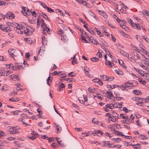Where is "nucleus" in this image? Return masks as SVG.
<instances>
[{
  "label": "nucleus",
  "instance_id": "680f3d73",
  "mask_svg": "<svg viewBox=\"0 0 149 149\" xmlns=\"http://www.w3.org/2000/svg\"><path fill=\"white\" fill-rule=\"evenodd\" d=\"M61 72H57L56 71H55L53 73V76L54 75H57L58 74V73L61 74Z\"/></svg>",
  "mask_w": 149,
  "mask_h": 149
},
{
  "label": "nucleus",
  "instance_id": "e2e57ef3",
  "mask_svg": "<svg viewBox=\"0 0 149 149\" xmlns=\"http://www.w3.org/2000/svg\"><path fill=\"white\" fill-rule=\"evenodd\" d=\"M118 63L120 65H122V64H123V61L122 60H120V59H118Z\"/></svg>",
  "mask_w": 149,
  "mask_h": 149
},
{
  "label": "nucleus",
  "instance_id": "a878e982",
  "mask_svg": "<svg viewBox=\"0 0 149 149\" xmlns=\"http://www.w3.org/2000/svg\"><path fill=\"white\" fill-rule=\"evenodd\" d=\"M94 133L96 134H100L101 135H102L103 134V133L100 130H95L94 132Z\"/></svg>",
  "mask_w": 149,
  "mask_h": 149
},
{
  "label": "nucleus",
  "instance_id": "f704fd0d",
  "mask_svg": "<svg viewBox=\"0 0 149 149\" xmlns=\"http://www.w3.org/2000/svg\"><path fill=\"white\" fill-rule=\"evenodd\" d=\"M47 84H48V85L49 86L50 85V82H51V80L50 79V76H49L48 78L47 79Z\"/></svg>",
  "mask_w": 149,
  "mask_h": 149
},
{
  "label": "nucleus",
  "instance_id": "864d4df0",
  "mask_svg": "<svg viewBox=\"0 0 149 149\" xmlns=\"http://www.w3.org/2000/svg\"><path fill=\"white\" fill-rule=\"evenodd\" d=\"M13 143L14 144H16L17 146H16L17 147H19L20 146L19 143L18 141H14L13 142Z\"/></svg>",
  "mask_w": 149,
  "mask_h": 149
},
{
  "label": "nucleus",
  "instance_id": "bb28decb",
  "mask_svg": "<svg viewBox=\"0 0 149 149\" xmlns=\"http://www.w3.org/2000/svg\"><path fill=\"white\" fill-rule=\"evenodd\" d=\"M139 81L141 84L145 85L146 84V81L144 80H143L139 78L138 79Z\"/></svg>",
  "mask_w": 149,
  "mask_h": 149
},
{
  "label": "nucleus",
  "instance_id": "412c9836",
  "mask_svg": "<svg viewBox=\"0 0 149 149\" xmlns=\"http://www.w3.org/2000/svg\"><path fill=\"white\" fill-rule=\"evenodd\" d=\"M97 89L96 88H91L90 87H89L88 89V91L90 93H95V91Z\"/></svg>",
  "mask_w": 149,
  "mask_h": 149
},
{
  "label": "nucleus",
  "instance_id": "dca6fc26",
  "mask_svg": "<svg viewBox=\"0 0 149 149\" xmlns=\"http://www.w3.org/2000/svg\"><path fill=\"white\" fill-rule=\"evenodd\" d=\"M20 112L19 111H15L10 112V115H16L19 114V112Z\"/></svg>",
  "mask_w": 149,
  "mask_h": 149
},
{
  "label": "nucleus",
  "instance_id": "c03bdc74",
  "mask_svg": "<svg viewBox=\"0 0 149 149\" xmlns=\"http://www.w3.org/2000/svg\"><path fill=\"white\" fill-rule=\"evenodd\" d=\"M91 42L94 44L95 45H98V44L97 43V41L95 39H92V41H91Z\"/></svg>",
  "mask_w": 149,
  "mask_h": 149
},
{
  "label": "nucleus",
  "instance_id": "7ed1b4c3",
  "mask_svg": "<svg viewBox=\"0 0 149 149\" xmlns=\"http://www.w3.org/2000/svg\"><path fill=\"white\" fill-rule=\"evenodd\" d=\"M10 134H15L18 133L19 132V130L18 128H17V127L10 126Z\"/></svg>",
  "mask_w": 149,
  "mask_h": 149
},
{
  "label": "nucleus",
  "instance_id": "6ab92c4d",
  "mask_svg": "<svg viewBox=\"0 0 149 149\" xmlns=\"http://www.w3.org/2000/svg\"><path fill=\"white\" fill-rule=\"evenodd\" d=\"M115 72L118 74L122 75L123 74V72L119 69L115 70Z\"/></svg>",
  "mask_w": 149,
  "mask_h": 149
},
{
  "label": "nucleus",
  "instance_id": "5fc2aeb1",
  "mask_svg": "<svg viewBox=\"0 0 149 149\" xmlns=\"http://www.w3.org/2000/svg\"><path fill=\"white\" fill-rule=\"evenodd\" d=\"M30 56L29 53H26L25 54V58H26V59L27 60L26 58H29Z\"/></svg>",
  "mask_w": 149,
  "mask_h": 149
},
{
  "label": "nucleus",
  "instance_id": "5701e85b",
  "mask_svg": "<svg viewBox=\"0 0 149 149\" xmlns=\"http://www.w3.org/2000/svg\"><path fill=\"white\" fill-rule=\"evenodd\" d=\"M54 124L55 125L57 128V131L60 132V131H61L62 130L61 127L60 126L59 127V125H57L56 123H54Z\"/></svg>",
  "mask_w": 149,
  "mask_h": 149
},
{
  "label": "nucleus",
  "instance_id": "79ce46f5",
  "mask_svg": "<svg viewBox=\"0 0 149 149\" xmlns=\"http://www.w3.org/2000/svg\"><path fill=\"white\" fill-rule=\"evenodd\" d=\"M105 106L107 108H109L112 109L113 107H112V105L111 106L110 104H107Z\"/></svg>",
  "mask_w": 149,
  "mask_h": 149
},
{
  "label": "nucleus",
  "instance_id": "bf43d9fd",
  "mask_svg": "<svg viewBox=\"0 0 149 149\" xmlns=\"http://www.w3.org/2000/svg\"><path fill=\"white\" fill-rule=\"evenodd\" d=\"M97 55L100 58H101L102 57V55L101 54V52H97Z\"/></svg>",
  "mask_w": 149,
  "mask_h": 149
},
{
  "label": "nucleus",
  "instance_id": "a18cd8bd",
  "mask_svg": "<svg viewBox=\"0 0 149 149\" xmlns=\"http://www.w3.org/2000/svg\"><path fill=\"white\" fill-rule=\"evenodd\" d=\"M19 67L17 65H15L14 66V67L12 69V70H17L19 69Z\"/></svg>",
  "mask_w": 149,
  "mask_h": 149
},
{
  "label": "nucleus",
  "instance_id": "ea45409f",
  "mask_svg": "<svg viewBox=\"0 0 149 149\" xmlns=\"http://www.w3.org/2000/svg\"><path fill=\"white\" fill-rule=\"evenodd\" d=\"M120 5L123 6V7L125 9H129L128 7L125 5L121 1H120Z\"/></svg>",
  "mask_w": 149,
  "mask_h": 149
},
{
  "label": "nucleus",
  "instance_id": "b1692460",
  "mask_svg": "<svg viewBox=\"0 0 149 149\" xmlns=\"http://www.w3.org/2000/svg\"><path fill=\"white\" fill-rule=\"evenodd\" d=\"M65 85L63 83H61L60 85H59V91H60L61 90V88H65Z\"/></svg>",
  "mask_w": 149,
  "mask_h": 149
},
{
  "label": "nucleus",
  "instance_id": "37998d69",
  "mask_svg": "<svg viewBox=\"0 0 149 149\" xmlns=\"http://www.w3.org/2000/svg\"><path fill=\"white\" fill-rule=\"evenodd\" d=\"M31 39L29 38H24V40L28 42L29 43H31L32 42H30Z\"/></svg>",
  "mask_w": 149,
  "mask_h": 149
},
{
  "label": "nucleus",
  "instance_id": "4be33fe9",
  "mask_svg": "<svg viewBox=\"0 0 149 149\" xmlns=\"http://www.w3.org/2000/svg\"><path fill=\"white\" fill-rule=\"evenodd\" d=\"M133 27H134V28L138 29L139 30H140L141 29L139 25L138 24H134L133 26Z\"/></svg>",
  "mask_w": 149,
  "mask_h": 149
},
{
  "label": "nucleus",
  "instance_id": "f3484780",
  "mask_svg": "<svg viewBox=\"0 0 149 149\" xmlns=\"http://www.w3.org/2000/svg\"><path fill=\"white\" fill-rule=\"evenodd\" d=\"M64 80L68 82H72L75 81L74 79L72 78H66L64 79Z\"/></svg>",
  "mask_w": 149,
  "mask_h": 149
},
{
  "label": "nucleus",
  "instance_id": "de8ad7c7",
  "mask_svg": "<svg viewBox=\"0 0 149 149\" xmlns=\"http://www.w3.org/2000/svg\"><path fill=\"white\" fill-rule=\"evenodd\" d=\"M136 38L137 40H138V41L140 42H141V41H142V39H141L140 38V37L138 35H136Z\"/></svg>",
  "mask_w": 149,
  "mask_h": 149
},
{
  "label": "nucleus",
  "instance_id": "1a4fd4ad",
  "mask_svg": "<svg viewBox=\"0 0 149 149\" xmlns=\"http://www.w3.org/2000/svg\"><path fill=\"white\" fill-rule=\"evenodd\" d=\"M24 34L26 35H30L32 34V33L31 30L28 28H27V29L26 30H24Z\"/></svg>",
  "mask_w": 149,
  "mask_h": 149
},
{
  "label": "nucleus",
  "instance_id": "0e129e2a",
  "mask_svg": "<svg viewBox=\"0 0 149 149\" xmlns=\"http://www.w3.org/2000/svg\"><path fill=\"white\" fill-rule=\"evenodd\" d=\"M106 116L109 117V119L111 118V115L109 113H106Z\"/></svg>",
  "mask_w": 149,
  "mask_h": 149
},
{
  "label": "nucleus",
  "instance_id": "f257e3e1",
  "mask_svg": "<svg viewBox=\"0 0 149 149\" xmlns=\"http://www.w3.org/2000/svg\"><path fill=\"white\" fill-rule=\"evenodd\" d=\"M58 34L61 36V39L62 41L65 43L68 42V38L66 36L64 35V33L63 30L60 29L58 32Z\"/></svg>",
  "mask_w": 149,
  "mask_h": 149
},
{
  "label": "nucleus",
  "instance_id": "052dcab7",
  "mask_svg": "<svg viewBox=\"0 0 149 149\" xmlns=\"http://www.w3.org/2000/svg\"><path fill=\"white\" fill-rule=\"evenodd\" d=\"M47 24L45 23H42L41 25V26L43 28V29L44 28L47 27Z\"/></svg>",
  "mask_w": 149,
  "mask_h": 149
},
{
  "label": "nucleus",
  "instance_id": "49530a36",
  "mask_svg": "<svg viewBox=\"0 0 149 149\" xmlns=\"http://www.w3.org/2000/svg\"><path fill=\"white\" fill-rule=\"evenodd\" d=\"M139 136H141V137L140 138L141 139L144 140L145 139H147V138L146 137V136L144 135H140Z\"/></svg>",
  "mask_w": 149,
  "mask_h": 149
},
{
  "label": "nucleus",
  "instance_id": "423d86ee",
  "mask_svg": "<svg viewBox=\"0 0 149 149\" xmlns=\"http://www.w3.org/2000/svg\"><path fill=\"white\" fill-rule=\"evenodd\" d=\"M111 116L113 118H111V121L115 122L116 120L118 119V115L116 113H113L111 115Z\"/></svg>",
  "mask_w": 149,
  "mask_h": 149
},
{
  "label": "nucleus",
  "instance_id": "69168bd1",
  "mask_svg": "<svg viewBox=\"0 0 149 149\" xmlns=\"http://www.w3.org/2000/svg\"><path fill=\"white\" fill-rule=\"evenodd\" d=\"M92 122L94 123L97 124V121L96 119L93 118Z\"/></svg>",
  "mask_w": 149,
  "mask_h": 149
},
{
  "label": "nucleus",
  "instance_id": "2f4dec72",
  "mask_svg": "<svg viewBox=\"0 0 149 149\" xmlns=\"http://www.w3.org/2000/svg\"><path fill=\"white\" fill-rule=\"evenodd\" d=\"M91 61H92L96 62L97 61L99 60V59L98 58L94 57L93 58H91Z\"/></svg>",
  "mask_w": 149,
  "mask_h": 149
},
{
  "label": "nucleus",
  "instance_id": "20e7f679",
  "mask_svg": "<svg viewBox=\"0 0 149 149\" xmlns=\"http://www.w3.org/2000/svg\"><path fill=\"white\" fill-rule=\"evenodd\" d=\"M22 9L23 10L21 12L24 15H29L30 14H31L30 11H29V9H27V8L23 7Z\"/></svg>",
  "mask_w": 149,
  "mask_h": 149
},
{
  "label": "nucleus",
  "instance_id": "c756f323",
  "mask_svg": "<svg viewBox=\"0 0 149 149\" xmlns=\"http://www.w3.org/2000/svg\"><path fill=\"white\" fill-rule=\"evenodd\" d=\"M107 76L105 75H103L102 77L101 78V79L104 81H109L108 79H107Z\"/></svg>",
  "mask_w": 149,
  "mask_h": 149
},
{
  "label": "nucleus",
  "instance_id": "09e8293b",
  "mask_svg": "<svg viewBox=\"0 0 149 149\" xmlns=\"http://www.w3.org/2000/svg\"><path fill=\"white\" fill-rule=\"evenodd\" d=\"M100 79H93L92 81L93 82L98 83L100 81Z\"/></svg>",
  "mask_w": 149,
  "mask_h": 149
},
{
  "label": "nucleus",
  "instance_id": "e433bc0d",
  "mask_svg": "<svg viewBox=\"0 0 149 149\" xmlns=\"http://www.w3.org/2000/svg\"><path fill=\"white\" fill-rule=\"evenodd\" d=\"M46 8L47 9V11L51 13L54 12V11L53 9H51L50 8H49L48 6L46 7Z\"/></svg>",
  "mask_w": 149,
  "mask_h": 149
},
{
  "label": "nucleus",
  "instance_id": "58836bf2",
  "mask_svg": "<svg viewBox=\"0 0 149 149\" xmlns=\"http://www.w3.org/2000/svg\"><path fill=\"white\" fill-rule=\"evenodd\" d=\"M120 25L123 29L126 30H127V29H128V28L126 26L123 24L122 25V24H120Z\"/></svg>",
  "mask_w": 149,
  "mask_h": 149
},
{
  "label": "nucleus",
  "instance_id": "2eb2a0df",
  "mask_svg": "<svg viewBox=\"0 0 149 149\" xmlns=\"http://www.w3.org/2000/svg\"><path fill=\"white\" fill-rule=\"evenodd\" d=\"M122 140V139L120 138H114L111 139V141H113V142L115 143L117 142H119L120 141Z\"/></svg>",
  "mask_w": 149,
  "mask_h": 149
},
{
  "label": "nucleus",
  "instance_id": "6e6552de",
  "mask_svg": "<svg viewBox=\"0 0 149 149\" xmlns=\"http://www.w3.org/2000/svg\"><path fill=\"white\" fill-rule=\"evenodd\" d=\"M10 78H11V79L14 81H16L18 80V76L17 75H11L10 76Z\"/></svg>",
  "mask_w": 149,
  "mask_h": 149
},
{
  "label": "nucleus",
  "instance_id": "f8f14e48",
  "mask_svg": "<svg viewBox=\"0 0 149 149\" xmlns=\"http://www.w3.org/2000/svg\"><path fill=\"white\" fill-rule=\"evenodd\" d=\"M45 31H46L48 34L50 33V29L47 27H46L44 28V29L42 30V33L44 34H46V33L45 32Z\"/></svg>",
  "mask_w": 149,
  "mask_h": 149
},
{
  "label": "nucleus",
  "instance_id": "7c9ffc66",
  "mask_svg": "<svg viewBox=\"0 0 149 149\" xmlns=\"http://www.w3.org/2000/svg\"><path fill=\"white\" fill-rule=\"evenodd\" d=\"M38 134H36L35 135H34V136H29L28 137V138L29 139H31L32 140H35L36 139V137L35 136L36 135V136L38 135Z\"/></svg>",
  "mask_w": 149,
  "mask_h": 149
},
{
  "label": "nucleus",
  "instance_id": "774afa93",
  "mask_svg": "<svg viewBox=\"0 0 149 149\" xmlns=\"http://www.w3.org/2000/svg\"><path fill=\"white\" fill-rule=\"evenodd\" d=\"M108 25L111 27V28L115 29L116 28V27L113 26L112 24L111 23H108Z\"/></svg>",
  "mask_w": 149,
  "mask_h": 149
},
{
  "label": "nucleus",
  "instance_id": "393cba45",
  "mask_svg": "<svg viewBox=\"0 0 149 149\" xmlns=\"http://www.w3.org/2000/svg\"><path fill=\"white\" fill-rule=\"evenodd\" d=\"M133 91L134 93L137 95H139L141 93V92L140 91L136 89L134 90Z\"/></svg>",
  "mask_w": 149,
  "mask_h": 149
},
{
  "label": "nucleus",
  "instance_id": "8fccbe9b",
  "mask_svg": "<svg viewBox=\"0 0 149 149\" xmlns=\"http://www.w3.org/2000/svg\"><path fill=\"white\" fill-rule=\"evenodd\" d=\"M117 135L118 136H125V135L123 134L121 132H120L119 131H118V132L117 131Z\"/></svg>",
  "mask_w": 149,
  "mask_h": 149
},
{
  "label": "nucleus",
  "instance_id": "473e14b6",
  "mask_svg": "<svg viewBox=\"0 0 149 149\" xmlns=\"http://www.w3.org/2000/svg\"><path fill=\"white\" fill-rule=\"evenodd\" d=\"M112 107L114 108H119V103L116 102L114 104H112Z\"/></svg>",
  "mask_w": 149,
  "mask_h": 149
},
{
  "label": "nucleus",
  "instance_id": "4d7b16f0",
  "mask_svg": "<svg viewBox=\"0 0 149 149\" xmlns=\"http://www.w3.org/2000/svg\"><path fill=\"white\" fill-rule=\"evenodd\" d=\"M134 70L135 71L137 72L139 74H140L141 73V70H140L139 69L136 68H134Z\"/></svg>",
  "mask_w": 149,
  "mask_h": 149
},
{
  "label": "nucleus",
  "instance_id": "603ef678",
  "mask_svg": "<svg viewBox=\"0 0 149 149\" xmlns=\"http://www.w3.org/2000/svg\"><path fill=\"white\" fill-rule=\"evenodd\" d=\"M0 61H6V58H5V57L3 56H1L0 57Z\"/></svg>",
  "mask_w": 149,
  "mask_h": 149
},
{
  "label": "nucleus",
  "instance_id": "39448f33",
  "mask_svg": "<svg viewBox=\"0 0 149 149\" xmlns=\"http://www.w3.org/2000/svg\"><path fill=\"white\" fill-rule=\"evenodd\" d=\"M107 88H109V90H111L113 88H115L116 87H118L119 86V87L120 88V89L122 90V89L123 88L124 86L123 85H120V86L117 85H113V87L112 88V86L110 85H107Z\"/></svg>",
  "mask_w": 149,
  "mask_h": 149
},
{
  "label": "nucleus",
  "instance_id": "6e6d98bb",
  "mask_svg": "<svg viewBox=\"0 0 149 149\" xmlns=\"http://www.w3.org/2000/svg\"><path fill=\"white\" fill-rule=\"evenodd\" d=\"M134 56L135 57V59L136 60H138L140 59V58L139 56V54L137 53L136 54V55H134Z\"/></svg>",
  "mask_w": 149,
  "mask_h": 149
},
{
  "label": "nucleus",
  "instance_id": "c9c22d12",
  "mask_svg": "<svg viewBox=\"0 0 149 149\" xmlns=\"http://www.w3.org/2000/svg\"><path fill=\"white\" fill-rule=\"evenodd\" d=\"M42 15L43 17L44 18H45L46 19L49 21L48 17L47 15L45 14L42 12Z\"/></svg>",
  "mask_w": 149,
  "mask_h": 149
},
{
  "label": "nucleus",
  "instance_id": "13d9d810",
  "mask_svg": "<svg viewBox=\"0 0 149 149\" xmlns=\"http://www.w3.org/2000/svg\"><path fill=\"white\" fill-rule=\"evenodd\" d=\"M142 38L143 39L145 40L148 43H149V42L148 41L149 40L148 38L145 37L144 36H143Z\"/></svg>",
  "mask_w": 149,
  "mask_h": 149
},
{
  "label": "nucleus",
  "instance_id": "4c0bfd02",
  "mask_svg": "<svg viewBox=\"0 0 149 149\" xmlns=\"http://www.w3.org/2000/svg\"><path fill=\"white\" fill-rule=\"evenodd\" d=\"M15 17L14 14L11 12H10V19H14Z\"/></svg>",
  "mask_w": 149,
  "mask_h": 149
},
{
  "label": "nucleus",
  "instance_id": "ddd939ff",
  "mask_svg": "<svg viewBox=\"0 0 149 149\" xmlns=\"http://www.w3.org/2000/svg\"><path fill=\"white\" fill-rule=\"evenodd\" d=\"M124 86L127 87H130L134 86L132 83L127 81L124 84Z\"/></svg>",
  "mask_w": 149,
  "mask_h": 149
},
{
  "label": "nucleus",
  "instance_id": "a211bd4d",
  "mask_svg": "<svg viewBox=\"0 0 149 149\" xmlns=\"http://www.w3.org/2000/svg\"><path fill=\"white\" fill-rule=\"evenodd\" d=\"M132 146L134 147V148L136 149H139L141 148V146L140 144H137L136 145L133 144Z\"/></svg>",
  "mask_w": 149,
  "mask_h": 149
},
{
  "label": "nucleus",
  "instance_id": "338daca9",
  "mask_svg": "<svg viewBox=\"0 0 149 149\" xmlns=\"http://www.w3.org/2000/svg\"><path fill=\"white\" fill-rule=\"evenodd\" d=\"M107 79H108L109 81H112L113 79H114V78L113 77L111 76L110 77H107Z\"/></svg>",
  "mask_w": 149,
  "mask_h": 149
},
{
  "label": "nucleus",
  "instance_id": "0eeeda50",
  "mask_svg": "<svg viewBox=\"0 0 149 149\" xmlns=\"http://www.w3.org/2000/svg\"><path fill=\"white\" fill-rule=\"evenodd\" d=\"M107 94H109V95H105V97L107 98L111 99V97H113V95L111 91H108L105 92Z\"/></svg>",
  "mask_w": 149,
  "mask_h": 149
},
{
  "label": "nucleus",
  "instance_id": "9b49d317",
  "mask_svg": "<svg viewBox=\"0 0 149 149\" xmlns=\"http://www.w3.org/2000/svg\"><path fill=\"white\" fill-rule=\"evenodd\" d=\"M100 13V14L104 18H106L107 17V15L106 14V13L103 11H101L99 10H97Z\"/></svg>",
  "mask_w": 149,
  "mask_h": 149
},
{
  "label": "nucleus",
  "instance_id": "3c124183",
  "mask_svg": "<svg viewBox=\"0 0 149 149\" xmlns=\"http://www.w3.org/2000/svg\"><path fill=\"white\" fill-rule=\"evenodd\" d=\"M128 22L130 24L133 26V25L134 24V23H133V22L132 20L130 19H129V20L128 21Z\"/></svg>",
  "mask_w": 149,
  "mask_h": 149
},
{
  "label": "nucleus",
  "instance_id": "c85d7f7f",
  "mask_svg": "<svg viewBox=\"0 0 149 149\" xmlns=\"http://www.w3.org/2000/svg\"><path fill=\"white\" fill-rule=\"evenodd\" d=\"M105 63L107 65H108V66L109 67H111L112 68V63H111V62L110 61H107V62H106Z\"/></svg>",
  "mask_w": 149,
  "mask_h": 149
},
{
  "label": "nucleus",
  "instance_id": "9d476101",
  "mask_svg": "<svg viewBox=\"0 0 149 149\" xmlns=\"http://www.w3.org/2000/svg\"><path fill=\"white\" fill-rule=\"evenodd\" d=\"M16 51L14 49H11V51L10 52V56H11L13 57L14 56H16L17 53Z\"/></svg>",
  "mask_w": 149,
  "mask_h": 149
},
{
  "label": "nucleus",
  "instance_id": "cd10ccee",
  "mask_svg": "<svg viewBox=\"0 0 149 149\" xmlns=\"http://www.w3.org/2000/svg\"><path fill=\"white\" fill-rule=\"evenodd\" d=\"M76 74V73H74V72H71L68 73V75L70 77H74L75 76Z\"/></svg>",
  "mask_w": 149,
  "mask_h": 149
},
{
  "label": "nucleus",
  "instance_id": "4468645a",
  "mask_svg": "<svg viewBox=\"0 0 149 149\" xmlns=\"http://www.w3.org/2000/svg\"><path fill=\"white\" fill-rule=\"evenodd\" d=\"M0 28L1 30H3L7 32H8V31L9 30L8 27H5L1 25H0Z\"/></svg>",
  "mask_w": 149,
  "mask_h": 149
},
{
  "label": "nucleus",
  "instance_id": "f03ea898",
  "mask_svg": "<svg viewBox=\"0 0 149 149\" xmlns=\"http://www.w3.org/2000/svg\"><path fill=\"white\" fill-rule=\"evenodd\" d=\"M19 26V25L18 24H17L15 22L10 23V26L13 28H12L11 29V30L13 29H13L15 30L17 32H18L19 33V30H20V29L17 27L18 26Z\"/></svg>",
  "mask_w": 149,
  "mask_h": 149
},
{
  "label": "nucleus",
  "instance_id": "aec40b11",
  "mask_svg": "<svg viewBox=\"0 0 149 149\" xmlns=\"http://www.w3.org/2000/svg\"><path fill=\"white\" fill-rule=\"evenodd\" d=\"M20 100L19 98H17L15 97H13L11 98H10V101H13V102H17L19 101Z\"/></svg>",
  "mask_w": 149,
  "mask_h": 149
},
{
  "label": "nucleus",
  "instance_id": "72a5a7b5",
  "mask_svg": "<svg viewBox=\"0 0 149 149\" xmlns=\"http://www.w3.org/2000/svg\"><path fill=\"white\" fill-rule=\"evenodd\" d=\"M30 12L31 14H32V15L33 16L35 17H36L37 16V14L36 13L34 10L32 12L31 10Z\"/></svg>",
  "mask_w": 149,
  "mask_h": 149
},
{
  "label": "nucleus",
  "instance_id": "a19ab883",
  "mask_svg": "<svg viewBox=\"0 0 149 149\" xmlns=\"http://www.w3.org/2000/svg\"><path fill=\"white\" fill-rule=\"evenodd\" d=\"M109 141H104V142L103 143H104V144L103 145H104V146H109L110 145V143H106L107 142H109Z\"/></svg>",
  "mask_w": 149,
  "mask_h": 149
}]
</instances>
